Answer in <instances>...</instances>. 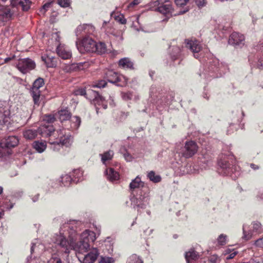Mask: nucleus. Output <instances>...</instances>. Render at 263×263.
<instances>
[{
  "label": "nucleus",
  "instance_id": "nucleus-33",
  "mask_svg": "<svg viewBox=\"0 0 263 263\" xmlns=\"http://www.w3.org/2000/svg\"><path fill=\"white\" fill-rule=\"evenodd\" d=\"M30 93L33 98L34 104L39 105L40 103V98L41 92L40 90H31Z\"/></svg>",
  "mask_w": 263,
  "mask_h": 263
},
{
  "label": "nucleus",
  "instance_id": "nucleus-5",
  "mask_svg": "<svg viewBox=\"0 0 263 263\" xmlns=\"http://www.w3.org/2000/svg\"><path fill=\"white\" fill-rule=\"evenodd\" d=\"M35 66V62L29 58L20 59L16 64L17 68L24 74L34 69Z\"/></svg>",
  "mask_w": 263,
  "mask_h": 263
},
{
  "label": "nucleus",
  "instance_id": "nucleus-29",
  "mask_svg": "<svg viewBox=\"0 0 263 263\" xmlns=\"http://www.w3.org/2000/svg\"><path fill=\"white\" fill-rule=\"evenodd\" d=\"M107 51V47L106 44L102 42L99 43L96 42V46H95L93 49V52H96L99 54L105 53Z\"/></svg>",
  "mask_w": 263,
  "mask_h": 263
},
{
  "label": "nucleus",
  "instance_id": "nucleus-43",
  "mask_svg": "<svg viewBox=\"0 0 263 263\" xmlns=\"http://www.w3.org/2000/svg\"><path fill=\"white\" fill-rule=\"evenodd\" d=\"M115 20L119 22L121 24H125L126 23V20L125 18L124 15L123 14H118V15H116L115 16Z\"/></svg>",
  "mask_w": 263,
  "mask_h": 263
},
{
  "label": "nucleus",
  "instance_id": "nucleus-23",
  "mask_svg": "<svg viewBox=\"0 0 263 263\" xmlns=\"http://www.w3.org/2000/svg\"><path fill=\"white\" fill-rule=\"evenodd\" d=\"M57 119L62 122L68 120L71 116V113L66 109H61L56 113Z\"/></svg>",
  "mask_w": 263,
  "mask_h": 263
},
{
  "label": "nucleus",
  "instance_id": "nucleus-10",
  "mask_svg": "<svg viewBox=\"0 0 263 263\" xmlns=\"http://www.w3.org/2000/svg\"><path fill=\"white\" fill-rule=\"evenodd\" d=\"M32 2L31 0H11V5L12 7H21L23 11H28L31 7Z\"/></svg>",
  "mask_w": 263,
  "mask_h": 263
},
{
  "label": "nucleus",
  "instance_id": "nucleus-26",
  "mask_svg": "<svg viewBox=\"0 0 263 263\" xmlns=\"http://www.w3.org/2000/svg\"><path fill=\"white\" fill-rule=\"evenodd\" d=\"M77 93L81 96H85L86 99L90 101V100H92V95H96L97 91L90 89L86 90L85 89L81 88L78 90Z\"/></svg>",
  "mask_w": 263,
  "mask_h": 263
},
{
  "label": "nucleus",
  "instance_id": "nucleus-56",
  "mask_svg": "<svg viewBox=\"0 0 263 263\" xmlns=\"http://www.w3.org/2000/svg\"><path fill=\"white\" fill-rule=\"evenodd\" d=\"M15 58V55H13L12 57H8V58H7L5 59V63H8L9 62H10V61H12L13 60V59H14Z\"/></svg>",
  "mask_w": 263,
  "mask_h": 263
},
{
  "label": "nucleus",
  "instance_id": "nucleus-48",
  "mask_svg": "<svg viewBox=\"0 0 263 263\" xmlns=\"http://www.w3.org/2000/svg\"><path fill=\"white\" fill-rule=\"evenodd\" d=\"M48 263H62L61 258L57 256H52L48 260Z\"/></svg>",
  "mask_w": 263,
  "mask_h": 263
},
{
  "label": "nucleus",
  "instance_id": "nucleus-59",
  "mask_svg": "<svg viewBox=\"0 0 263 263\" xmlns=\"http://www.w3.org/2000/svg\"><path fill=\"white\" fill-rule=\"evenodd\" d=\"M4 215V211L3 210H0V219L2 218Z\"/></svg>",
  "mask_w": 263,
  "mask_h": 263
},
{
  "label": "nucleus",
  "instance_id": "nucleus-37",
  "mask_svg": "<svg viewBox=\"0 0 263 263\" xmlns=\"http://www.w3.org/2000/svg\"><path fill=\"white\" fill-rule=\"evenodd\" d=\"M71 176L73 178V182L77 183L81 179L82 173L79 170H75L72 172Z\"/></svg>",
  "mask_w": 263,
  "mask_h": 263
},
{
  "label": "nucleus",
  "instance_id": "nucleus-58",
  "mask_svg": "<svg viewBox=\"0 0 263 263\" xmlns=\"http://www.w3.org/2000/svg\"><path fill=\"white\" fill-rule=\"evenodd\" d=\"M170 1V0H159V2H160L161 5H163V4H166L169 2Z\"/></svg>",
  "mask_w": 263,
  "mask_h": 263
},
{
  "label": "nucleus",
  "instance_id": "nucleus-51",
  "mask_svg": "<svg viewBox=\"0 0 263 263\" xmlns=\"http://www.w3.org/2000/svg\"><path fill=\"white\" fill-rule=\"evenodd\" d=\"M254 245L257 247L263 248V237L256 240Z\"/></svg>",
  "mask_w": 263,
  "mask_h": 263
},
{
  "label": "nucleus",
  "instance_id": "nucleus-38",
  "mask_svg": "<svg viewBox=\"0 0 263 263\" xmlns=\"http://www.w3.org/2000/svg\"><path fill=\"white\" fill-rule=\"evenodd\" d=\"M71 127L73 129H78L81 123V118L78 116H74L71 120Z\"/></svg>",
  "mask_w": 263,
  "mask_h": 263
},
{
  "label": "nucleus",
  "instance_id": "nucleus-63",
  "mask_svg": "<svg viewBox=\"0 0 263 263\" xmlns=\"http://www.w3.org/2000/svg\"><path fill=\"white\" fill-rule=\"evenodd\" d=\"M254 165H254V164H251V167H252V168H254Z\"/></svg>",
  "mask_w": 263,
  "mask_h": 263
},
{
  "label": "nucleus",
  "instance_id": "nucleus-39",
  "mask_svg": "<svg viewBox=\"0 0 263 263\" xmlns=\"http://www.w3.org/2000/svg\"><path fill=\"white\" fill-rule=\"evenodd\" d=\"M127 263H143V261L139 256L136 254H133L129 257Z\"/></svg>",
  "mask_w": 263,
  "mask_h": 263
},
{
  "label": "nucleus",
  "instance_id": "nucleus-11",
  "mask_svg": "<svg viewBox=\"0 0 263 263\" xmlns=\"http://www.w3.org/2000/svg\"><path fill=\"white\" fill-rule=\"evenodd\" d=\"M13 13L8 7H0V21L6 23L12 20Z\"/></svg>",
  "mask_w": 263,
  "mask_h": 263
},
{
  "label": "nucleus",
  "instance_id": "nucleus-49",
  "mask_svg": "<svg viewBox=\"0 0 263 263\" xmlns=\"http://www.w3.org/2000/svg\"><path fill=\"white\" fill-rule=\"evenodd\" d=\"M112 258L111 257H101L99 263H112Z\"/></svg>",
  "mask_w": 263,
  "mask_h": 263
},
{
  "label": "nucleus",
  "instance_id": "nucleus-47",
  "mask_svg": "<svg viewBox=\"0 0 263 263\" xmlns=\"http://www.w3.org/2000/svg\"><path fill=\"white\" fill-rule=\"evenodd\" d=\"M227 236L221 234L218 238V243L220 246H223L226 243Z\"/></svg>",
  "mask_w": 263,
  "mask_h": 263
},
{
  "label": "nucleus",
  "instance_id": "nucleus-60",
  "mask_svg": "<svg viewBox=\"0 0 263 263\" xmlns=\"http://www.w3.org/2000/svg\"><path fill=\"white\" fill-rule=\"evenodd\" d=\"M3 189L2 187L0 186V195L3 193Z\"/></svg>",
  "mask_w": 263,
  "mask_h": 263
},
{
  "label": "nucleus",
  "instance_id": "nucleus-46",
  "mask_svg": "<svg viewBox=\"0 0 263 263\" xmlns=\"http://www.w3.org/2000/svg\"><path fill=\"white\" fill-rule=\"evenodd\" d=\"M52 3V2H47V3H45L42 6V8L40 9V12L42 14H45L46 12L49 9V8H50Z\"/></svg>",
  "mask_w": 263,
  "mask_h": 263
},
{
  "label": "nucleus",
  "instance_id": "nucleus-3",
  "mask_svg": "<svg viewBox=\"0 0 263 263\" xmlns=\"http://www.w3.org/2000/svg\"><path fill=\"white\" fill-rule=\"evenodd\" d=\"M104 78L108 82L120 87L125 86L128 81V79L124 76L112 70H107L105 72Z\"/></svg>",
  "mask_w": 263,
  "mask_h": 263
},
{
  "label": "nucleus",
  "instance_id": "nucleus-62",
  "mask_svg": "<svg viewBox=\"0 0 263 263\" xmlns=\"http://www.w3.org/2000/svg\"><path fill=\"white\" fill-rule=\"evenodd\" d=\"M227 259L228 260V259H230V255H228L227 257Z\"/></svg>",
  "mask_w": 263,
  "mask_h": 263
},
{
  "label": "nucleus",
  "instance_id": "nucleus-32",
  "mask_svg": "<svg viewBox=\"0 0 263 263\" xmlns=\"http://www.w3.org/2000/svg\"><path fill=\"white\" fill-rule=\"evenodd\" d=\"M114 155V153L112 150H109L104 152L103 154H100V156L101 157L102 162L103 164H105L107 161L111 160Z\"/></svg>",
  "mask_w": 263,
  "mask_h": 263
},
{
  "label": "nucleus",
  "instance_id": "nucleus-9",
  "mask_svg": "<svg viewBox=\"0 0 263 263\" xmlns=\"http://www.w3.org/2000/svg\"><path fill=\"white\" fill-rule=\"evenodd\" d=\"M251 229L248 232L247 231V227L243 226V238L246 240H249L251 238L253 232L259 233L261 231V227L260 223L258 222H254L252 223Z\"/></svg>",
  "mask_w": 263,
  "mask_h": 263
},
{
  "label": "nucleus",
  "instance_id": "nucleus-36",
  "mask_svg": "<svg viewBox=\"0 0 263 263\" xmlns=\"http://www.w3.org/2000/svg\"><path fill=\"white\" fill-rule=\"evenodd\" d=\"M61 182L65 186H68L72 182H73V178L71 175H65L61 177Z\"/></svg>",
  "mask_w": 263,
  "mask_h": 263
},
{
  "label": "nucleus",
  "instance_id": "nucleus-45",
  "mask_svg": "<svg viewBox=\"0 0 263 263\" xmlns=\"http://www.w3.org/2000/svg\"><path fill=\"white\" fill-rule=\"evenodd\" d=\"M107 85V82L104 80H101L92 85L93 87L104 88Z\"/></svg>",
  "mask_w": 263,
  "mask_h": 263
},
{
  "label": "nucleus",
  "instance_id": "nucleus-57",
  "mask_svg": "<svg viewBox=\"0 0 263 263\" xmlns=\"http://www.w3.org/2000/svg\"><path fill=\"white\" fill-rule=\"evenodd\" d=\"M238 252L236 250L231 249V259L237 254Z\"/></svg>",
  "mask_w": 263,
  "mask_h": 263
},
{
  "label": "nucleus",
  "instance_id": "nucleus-44",
  "mask_svg": "<svg viewBox=\"0 0 263 263\" xmlns=\"http://www.w3.org/2000/svg\"><path fill=\"white\" fill-rule=\"evenodd\" d=\"M58 4L62 7L66 8L70 5V0H58Z\"/></svg>",
  "mask_w": 263,
  "mask_h": 263
},
{
  "label": "nucleus",
  "instance_id": "nucleus-22",
  "mask_svg": "<svg viewBox=\"0 0 263 263\" xmlns=\"http://www.w3.org/2000/svg\"><path fill=\"white\" fill-rule=\"evenodd\" d=\"M144 186V182L141 180V178L137 176L130 183L129 187L131 193H133L136 189H140Z\"/></svg>",
  "mask_w": 263,
  "mask_h": 263
},
{
  "label": "nucleus",
  "instance_id": "nucleus-21",
  "mask_svg": "<svg viewBox=\"0 0 263 263\" xmlns=\"http://www.w3.org/2000/svg\"><path fill=\"white\" fill-rule=\"evenodd\" d=\"M42 59L47 67L54 68L57 66L58 59L55 57L47 55L42 57Z\"/></svg>",
  "mask_w": 263,
  "mask_h": 263
},
{
  "label": "nucleus",
  "instance_id": "nucleus-19",
  "mask_svg": "<svg viewBox=\"0 0 263 263\" xmlns=\"http://www.w3.org/2000/svg\"><path fill=\"white\" fill-rule=\"evenodd\" d=\"M105 174L107 180L110 182H114L120 179L119 173L111 167L106 169Z\"/></svg>",
  "mask_w": 263,
  "mask_h": 263
},
{
  "label": "nucleus",
  "instance_id": "nucleus-17",
  "mask_svg": "<svg viewBox=\"0 0 263 263\" xmlns=\"http://www.w3.org/2000/svg\"><path fill=\"white\" fill-rule=\"evenodd\" d=\"M118 67L123 69L133 70L134 64L129 58H124L119 61Z\"/></svg>",
  "mask_w": 263,
  "mask_h": 263
},
{
  "label": "nucleus",
  "instance_id": "nucleus-64",
  "mask_svg": "<svg viewBox=\"0 0 263 263\" xmlns=\"http://www.w3.org/2000/svg\"><path fill=\"white\" fill-rule=\"evenodd\" d=\"M98 109H99V108L97 106H96V110L97 112L98 111Z\"/></svg>",
  "mask_w": 263,
  "mask_h": 263
},
{
  "label": "nucleus",
  "instance_id": "nucleus-18",
  "mask_svg": "<svg viewBox=\"0 0 263 263\" xmlns=\"http://www.w3.org/2000/svg\"><path fill=\"white\" fill-rule=\"evenodd\" d=\"M92 100H90L92 103L95 106H102L104 109H106L107 105L106 104L104 98L100 95V94L97 91V94L92 95Z\"/></svg>",
  "mask_w": 263,
  "mask_h": 263
},
{
  "label": "nucleus",
  "instance_id": "nucleus-8",
  "mask_svg": "<svg viewBox=\"0 0 263 263\" xmlns=\"http://www.w3.org/2000/svg\"><path fill=\"white\" fill-rule=\"evenodd\" d=\"M186 47L194 54L195 58L199 57V52L202 50V46L200 42L196 39H186L185 41Z\"/></svg>",
  "mask_w": 263,
  "mask_h": 263
},
{
  "label": "nucleus",
  "instance_id": "nucleus-2",
  "mask_svg": "<svg viewBox=\"0 0 263 263\" xmlns=\"http://www.w3.org/2000/svg\"><path fill=\"white\" fill-rule=\"evenodd\" d=\"M19 140L16 136H8L1 140L0 142V158L11 154V149L16 146Z\"/></svg>",
  "mask_w": 263,
  "mask_h": 263
},
{
  "label": "nucleus",
  "instance_id": "nucleus-53",
  "mask_svg": "<svg viewBox=\"0 0 263 263\" xmlns=\"http://www.w3.org/2000/svg\"><path fill=\"white\" fill-rule=\"evenodd\" d=\"M189 0H175V3L178 6L185 5Z\"/></svg>",
  "mask_w": 263,
  "mask_h": 263
},
{
  "label": "nucleus",
  "instance_id": "nucleus-13",
  "mask_svg": "<svg viewBox=\"0 0 263 263\" xmlns=\"http://www.w3.org/2000/svg\"><path fill=\"white\" fill-rule=\"evenodd\" d=\"M232 44L235 47H241L245 44V37L242 34L238 32H233L231 34Z\"/></svg>",
  "mask_w": 263,
  "mask_h": 263
},
{
  "label": "nucleus",
  "instance_id": "nucleus-35",
  "mask_svg": "<svg viewBox=\"0 0 263 263\" xmlns=\"http://www.w3.org/2000/svg\"><path fill=\"white\" fill-rule=\"evenodd\" d=\"M147 177L149 179L154 183H158L161 181V177L160 175H156L155 172L150 171L147 174Z\"/></svg>",
  "mask_w": 263,
  "mask_h": 263
},
{
  "label": "nucleus",
  "instance_id": "nucleus-24",
  "mask_svg": "<svg viewBox=\"0 0 263 263\" xmlns=\"http://www.w3.org/2000/svg\"><path fill=\"white\" fill-rule=\"evenodd\" d=\"M24 138L26 140H33L36 138L38 135L37 129H26L23 132Z\"/></svg>",
  "mask_w": 263,
  "mask_h": 263
},
{
  "label": "nucleus",
  "instance_id": "nucleus-61",
  "mask_svg": "<svg viewBox=\"0 0 263 263\" xmlns=\"http://www.w3.org/2000/svg\"><path fill=\"white\" fill-rule=\"evenodd\" d=\"M133 3V5H137V4H138V3L136 2V0L134 1L133 2V3Z\"/></svg>",
  "mask_w": 263,
  "mask_h": 263
},
{
  "label": "nucleus",
  "instance_id": "nucleus-55",
  "mask_svg": "<svg viewBox=\"0 0 263 263\" xmlns=\"http://www.w3.org/2000/svg\"><path fill=\"white\" fill-rule=\"evenodd\" d=\"M124 157L125 158V159L127 161H132V155L128 153V152H126L124 154Z\"/></svg>",
  "mask_w": 263,
  "mask_h": 263
},
{
  "label": "nucleus",
  "instance_id": "nucleus-20",
  "mask_svg": "<svg viewBox=\"0 0 263 263\" xmlns=\"http://www.w3.org/2000/svg\"><path fill=\"white\" fill-rule=\"evenodd\" d=\"M145 199L144 197L142 196L137 198L134 196L131 199V204L135 208L136 207L138 209H145L146 208V203L144 201Z\"/></svg>",
  "mask_w": 263,
  "mask_h": 263
},
{
  "label": "nucleus",
  "instance_id": "nucleus-4",
  "mask_svg": "<svg viewBox=\"0 0 263 263\" xmlns=\"http://www.w3.org/2000/svg\"><path fill=\"white\" fill-rule=\"evenodd\" d=\"M96 46V42L92 39L85 36L77 43V47L80 52H93V49Z\"/></svg>",
  "mask_w": 263,
  "mask_h": 263
},
{
  "label": "nucleus",
  "instance_id": "nucleus-12",
  "mask_svg": "<svg viewBox=\"0 0 263 263\" xmlns=\"http://www.w3.org/2000/svg\"><path fill=\"white\" fill-rule=\"evenodd\" d=\"M38 134L43 137H51L54 134L55 129L52 125L49 124L42 125L37 128Z\"/></svg>",
  "mask_w": 263,
  "mask_h": 263
},
{
  "label": "nucleus",
  "instance_id": "nucleus-7",
  "mask_svg": "<svg viewBox=\"0 0 263 263\" xmlns=\"http://www.w3.org/2000/svg\"><path fill=\"white\" fill-rule=\"evenodd\" d=\"M219 166L218 173L223 176H228L230 173V167L229 163V157L224 154H221L218 161Z\"/></svg>",
  "mask_w": 263,
  "mask_h": 263
},
{
  "label": "nucleus",
  "instance_id": "nucleus-27",
  "mask_svg": "<svg viewBox=\"0 0 263 263\" xmlns=\"http://www.w3.org/2000/svg\"><path fill=\"white\" fill-rule=\"evenodd\" d=\"M89 66L88 62H80L72 64L69 66L70 71H79L87 68Z\"/></svg>",
  "mask_w": 263,
  "mask_h": 263
},
{
  "label": "nucleus",
  "instance_id": "nucleus-16",
  "mask_svg": "<svg viewBox=\"0 0 263 263\" xmlns=\"http://www.w3.org/2000/svg\"><path fill=\"white\" fill-rule=\"evenodd\" d=\"M10 115V111L6 107H3L2 104L0 102V125L9 122Z\"/></svg>",
  "mask_w": 263,
  "mask_h": 263
},
{
  "label": "nucleus",
  "instance_id": "nucleus-54",
  "mask_svg": "<svg viewBox=\"0 0 263 263\" xmlns=\"http://www.w3.org/2000/svg\"><path fill=\"white\" fill-rule=\"evenodd\" d=\"M218 259V257L217 255H212L209 257L208 260L211 263H216Z\"/></svg>",
  "mask_w": 263,
  "mask_h": 263
},
{
  "label": "nucleus",
  "instance_id": "nucleus-6",
  "mask_svg": "<svg viewBox=\"0 0 263 263\" xmlns=\"http://www.w3.org/2000/svg\"><path fill=\"white\" fill-rule=\"evenodd\" d=\"M198 150V146L193 141H186L182 151V156L186 159L192 157Z\"/></svg>",
  "mask_w": 263,
  "mask_h": 263
},
{
  "label": "nucleus",
  "instance_id": "nucleus-41",
  "mask_svg": "<svg viewBox=\"0 0 263 263\" xmlns=\"http://www.w3.org/2000/svg\"><path fill=\"white\" fill-rule=\"evenodd\" d=\"M57 119L56 113L54 115H46L44 117V120L48 124L53 123Z\"/></svg>",
  "mask_w": 263,
  "mask_h": 263
},
{
  "label": "nucleus",
  "instance_id": "nucleus-1",
  "mask_svg": "<svg viewBox=\"0 0 263 263\" xmlns=\"http://www.w3.org/2000/svg\"><path fill=\"white\" fill-rule=\"evenodd\" d=\"M71 222H75V221H70L61 227V236L57 240V243L65 248V253H69L71 250H74L80 253L87 252L89 249L90 243L94 242L96 239V233L86 230L81 234L80 240L76 242V230L74 227L71 226Z\"/></svg>",
  "mask_w": 263,
  "mask_h": 263
},
{
  "label": "nucleus",
  "instance_id": "nucleus-14",
  "mask_svg": "<svg viewBox=\"0 0 263 263\" xmlns=\"http://www.w3.org/2000/svg\"><path fill=\"white\" fill-rule=\"evenodd\" d=\"M56 50L58 55L63 59H69L72 56L71 52L64 45L59 44Z\"/></svg>",
  "mask_w": 263,
  "mask_h": 263
},
{
  "label": "nucleus",
  "instance_id": "nucleus-30",
  "mask_svg": "<svg viewBox=\"0 0 263 263\" xmlns=\"http://www.w3.org/2000/svg\"><path fill=\"white\" fill-rule=\"evenodd\" d=\"M46 143L45 141H35L33 143V148L39 153H42L46 148Z\"/></svg>",
  "mask_w": 263,
  "mask_h": 263
},
{
  "label": "nucleus",
  "instance_id": "nucleus-25",
  "mask_svg": "<svg viewBox=\"0 0 263 263\" xmlns=\"http://www.w3.org/2000/svg\"><path fill=\"white\" fill-rule=\"evenodd\" d=\"M198 253L193 249H191L185 254V258L187 263H192V261L198 259Z\"/></svg>",
  "mask_w": 263,
  "mask_h": 263
},
{
  "label": "nucleus",
  "instance_id": "nucleus-31",
  "mask_svg": "<svg viewBox=\"0 0 263 263\" xmlns=\"http://www.w3.org/2000/svg\"><path fill=\"white\" fill-rule=\"evenodd\" d=\"M158 12L163 14H167L172 12V5L171 4H163L160 5Z\"/></svg>",
  "mask_w": 263,
  "mask_h": 263
},
{
  "label": "nucleus",
  "instance_id": "nucleus-50",
  "mask_svg": "<svg viewBox=\"0 0 263 263\" xmlns=\"http://www.w3.org/2000/svg\"><path fill=\"white\" fill-rule=\"evenodd\" d=\"M122 98L124 100L127 101L131 100L133 97L132 93L129 92L122 93Z\"/></svg>",
  "mask_w": 263,
  "mask_h": 263
},
{
  "label": "nucleus",
  "instance_id": "nucleus-40",
  "mask_svg": "<svg viewBox=\"0 0 263 263\" xmlns=\"http://www.w3.org/2000/svg\"><path fill=\"white\" fill-rule=\"evenodd\" d=\"M173 50L174 51L175 53L173 52L172 53V58L173 60H175L180 55L181 50L179 47H175L173 48Z\"/></svg>",
  "mask_w": 263,
  "mask_h": 263
},
{
  "label": "nucleus",
  "instance_id": "nucleus-52",
  "mask_svg": "<svg viewBox=\"0 0 263 263\" xmlns=\"http://www.w3.org/2000/svg\"><path fill=\"white\" fill-rule=\"evenodd\" d=\"M195 2L199 8L204 6L206 3V0H195Z\"/></svg>",
  "mask_w": 263,
  "mask_h": 263
},
{
  "label": "nucleus",
  "instance_id": "nucleus-42",
  "mask_svg": "<svg viewBox=\"0 0 263 263\" xmlns=\"http://www.w3.org/2000/svg\"><path fill=\"white\" fill-rule=\"evenodd\" d=\"M160 5H161V3H160V2H159V0H157L156 1L152 2L151 4V8L153 10L158 12L159 9H158V8H160Z\"/></svg>",
  "mask_w": 263,
  "mask_h": 263
},
{
  "label": "nucleus",
  "instance_id": "nucleus-28",
  "mask_svg": "<svg viewBox=\"0 0 263 263\" xmlns=\"http://www.w3.org/2000/svg\"><path fill=\"white\" fill-rule=\"evenodd\" d=\"M71 141V136L70 135H64L61 136L59 140H57L55 141L52 142L53 144H57L58 145H65L68 146L70 144Z\"/></svg>",
  "mask_w": 263,
  "mask_h": 263
},
{
  "label": "nucleus",
  "instance_id": "nucleus-15",
  "mask_svg": "<svg viewBox=\"0 0 263 263\" xmlns=\"http://www.w3.org/2000/svg\"><path fill=\"white\" fill-rule=\"evenodd\" d=\"M99 255L97 248H92L84 257V263H94Z\"/></svg>",
  "mask_w": 263,
  "mask_h": 263
},
{
  "label": "nucleus",
  "instance_id": "nucleus-34",
  "mask_svg": "<svg viewBox=\"0 0 263 263\" xmlns=\"http://www.w3.org/2000/svg\"><path fill=\"white\" fill-rule=\"evenodd\" d=\"M44 80L42 78H39L33 82L31 90H40V88L44 85Z\"/></svg>",
  "mask_w": 263,
  "mask_h": 263
}]
</instances>
